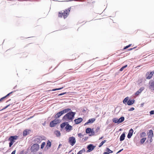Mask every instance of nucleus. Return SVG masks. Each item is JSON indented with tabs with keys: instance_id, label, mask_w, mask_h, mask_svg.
<instances>
[{
	"instance_id": "45",
	"label": "nucleus",
	"mask_w": 154,
	"mask_h": 154,
	"mask_svg": "<svg viewBox=\"0 0 154 154\" xmlns=\"http://www.w3.org/2000/svg\"><path fill=\"white\" fill-rule=\"evenodd\" d=\"M103 154H109L108 152H104L103 153Z\"/></svg>"
},
{
	"instance_id": "16",
	"label": "nucleus",
	"mask_w": 154,
	"mask_h": 154,
	"mask_svg": "<svg viewBox=\"0 0 154 154\" xmlns=\"http://www.w3.org/2000/svg\"><path fill=\"white\" fill-rule=\"evenodd\" d=\"M149 87L150 89H153L154 88V81H151L150 82Z\"/></svg>"
},
{
	"instance_id": "49",
	"label": "nucleus",
	"mask_w": 154,
	"mask_h": 154,
	"mask_svg": "<svg viewBox=\"0 0 154 154\" xmlns=\"http://www.w3.org/2000/svg\"><path fill=\"white\" fill-rule=\"evenodd\" d=\"M58 135H60V133L59 132L58 133Z\"/></svg>"
},
{
	"instance_id": "39",
	"label": "nucleus",
	"mask_w": 154,
	"mask_h": 154,
	"mask_svg": "<svg viewBox=\"0 0 154 154\" xmlns=\"http://www.w3.org/2000/svg\"><path fill=\"white\" fill-rule=\"evenodd\" d=\"M136 47H134V48H131L130 49H128V50L129 51H131V50H132L133 49H134L135 48H136Z\"/></svg>"
},
{
	"instance_id": "33",
	"label": "nucleus",
	"mask_w": 154,
	"mask_h": 154,
	"mask_svg": "<svg viewBox=\"0 0 154 154\" xmlns=\"http://www.w3.org/2000/svg\"><path fill=\"white\" fill-rule=\"evenodd\" d=\"M10 104H9L7 106H6L5 107L2 109L0 110V111H1L2 110H3L7 108L10 106Z\"/></svg>"
},
{
	"instance_id": "20",
	"label": "nucleus",
	"mask_w": 154,
	"mask_h": 154,
	"mask_svg": "<svg viewBox=\"0 0 154 154\" xmlns=\"http://www.w3.org/2000/svg\"><path fill=\"white\" fill-rule=\"evenodd\" d=\"M91 131V129L90 128H87L86 130V132L87 134H89Z\"/></svg>"
},
{
	"instance_id": "47",
	"label": "nucleus",
	"mask_w": 154,
	"mask_h": 154,
	"mask_svg": "<svg viewBox=\"0 0 154 154\" xmlns=\"http://www.w3.org/2000/svg\"><path fill=\"white\" fill-rule=\"evenodd\" d=\"M122 135H125V133H123Z\"/></svg>"
},
{
	"instance_id": "4",
	"label": "nucleus",
	"mask_w": 154,
	"mask_h": 154,
	"mask_svg": "<svg viewBox=\"0 0 154 154\" xmlns=\"http://www.w3.org/2000/svg\"><path fill=\"white\" fill-rule=\"evenodd\" d=\"M17 136L16 135L14 136H11L9 139V140L10 142L9 143V146L11 147L15 142V140L17 139Z\"/></svg>"
},
{
	"instance_id": "3",
	"label": "nucleus",
	"mask_w": 154,
	"mask_h": 154,
	"mask_svg": "<svg viewBox=\"0 0 154 154\" xmlns=\"http://www.w3.org/2000/svg\"><path fill=\"white\" fill-rule=\"evenodd\" d=\"M71 110L70 109H65L63 110L58 112L55 116V118H58L64 113H67Z\"/></svg>"
},
{
	"instance_id": "25",
	"label": "nucleus",
	"mask_w": 154,
	"mask_h": 154,
	"mask_svg": "<svg viewBox=\"0 0 154 154\" xmlns=\"http://www.w3.org/2000/svg\"><path fill=\"white\" fill-rule=\"evenodd\" d=\"M133 132V130L132 129H131L129 131L128 135H132Z\"/></svg>"
},
{
	"instance_id": "35",
	"label": "nucleus",
	"mask_w": 154,
	"mask_h": 154,
	"mask_svg": "<svg viewBox=\"0 0 154 154\" xmlns=\"http://www.w3.org/2000/svg\"><path fill=\"white\" fill-rule=\"evenodd\" d=\"M149 135H153V133L152 130H151L149 131Z\"/></svg>"
},
{
	"instance_id": "1",
	"label": "nucleus",
	"mask_w": 154,
	"mask_h": 154,
	"mask_svg": "<svg viewBox=\"0 0 154 154\" xmlns=\"http://www.w3.org/2000/svg\"><path fill=\"white\" fill-rule=\"evenodd\" d=\"M76 9V7L75 6H72L69 8L68 9L63 10L59 12L58 13V16L59 17H63L64 19L66 18L69 14V12L74 11Z\"/></svg>"
},
{
	"instance_id": "10",
	"label": "nucleus",
	"mask_w": 154,
	"mask_h": 154,
	"mask_svg": "<svg viewBox=\"0 0 154 154\" xmlns=\"http://www.w3.org/2000/svg\"><path fill=\"white\" fill-rule=\"evenodd\" d=\"M32 131L30 129H26L23 132V135H28L31 133Z\"/></svg>"
},
{
	"instance_id": "34",
	"label": "nucleus",
	"mask_w": 154,
	"mask_h": 154,
	"mask_svg": "<svg viewBox=\"0 0 154 154\" xmlns=\"http://www.w3.org/2000/svg\"><path fill=\"white\" fill-rule=\"evenodd\" d=\"M84 151L82 150H81L79 151L77 154H82V153L83 152H84Z\"/></svg>"
},
{
	"instance_id": "46",
	"label": "nucleus",
	"mask_w": 154,
	"mask_h": 154,
	"mask_svg": "<svg viewBox=\"0 0 154 154\" xmlns=\"http://www.w3.org/2000/svg\"><path fill=\"white\" fill-rule=\"evenodd\" d=\"M128 45L129 47H131V44H129Z\"/></svg>"
},
{
	"instance_id": "50",
	"label": "nucleus",
	"mask_w": 154,
	"mask_h": 154,
	"mask_svg": "<svg viewBox=\"0 0 154 154\" xmlns=\"http://www.w3.org/2000/svg\"><path fill=\"white\" fill-rule=\"evenodd\" d=\"M78 135H81V133H79Z\"/></svg>"
},
{
	"instance_id": "21",
	"label": "nucleus",
	"mask_w": 154,
	"mask_h": 154,
	"mask_svg": "<svg viewBox=\"0 0 154 154\" xmlns=\"http://www.w3.org/2000/svg\"><path fill=\"white\" fill-rule=\"evenodd\" d=\"M112 121L114 122L119 124L118 119L116 118H113L112 119Z\"/></svg>"
},
{
	"instance_id": "12",
	"label": "nucleus",
	"mask_w": 154,
	"mask_h": 154,
	"mask_svg": "<svg viewBox=\"0 0 154 154\" xmlns=\"http://www.w3.org/2000/svg\"><path fill=\"white\" fill-rule=\"evenodd\" d=\"M95 120V119L94 118L91 119H89L88 122H86L85 124V125H88V123H92L94 122Z\"/></svg>"
},
{
	"instance_id": "38",
	"label": "nucleus",
	"mask_w": 154,
	"mask_h": 154,
	"mask_svg": "<svg viewBox=\"0 0 154 154\" xmlns=\"http://www.w3.org/2000/svg\"><path fill=\"white\" fill-rule=\"evenodd\" d=\"M150 113L151 115L154 114V110H152L150 112Z\"/></svg>"
},
{
	"instance_id": "15",
	"label": "nucleus",
	"mask_w": 154,
	"mask_h": 154,
	"mask_svg": "<svg viewBox=\"0 0 154 154\" xmlns=\"http://www.w3.org/2000/svg\"><path fill=\"white\" fill-rule=\"evenodd\" d=\"M154 73V72L153 71L150 72V74H149V73L148 72V76L146 77V78L147 79H151Z\"/></svg>"
},
{
	"instance_id": "53",
	"label": "nucleus",
	"mask_w": 154,
	"mask_h": 154,
	"mask_svg": "<svg viewBox=\"0 0 154 154\" xmlns=\"http://www.w3.org/2000/svg\"><path fill=\"white\" fill-rule=\"evenodd\" d=\"M147 74H146V76H147Z\"/></svg>"
},
{
	"instance_id": "51",
	"label": "nucleus",
	"mask_w": 154,
	"mask_h": 154,
	"mask_svg": "<svg viewBox=\"0 0 154 154\" xmlns=\"http://www.w3.org/2000/svg\"><path fill=\"white\" fill-rule=\"evenodd\" d=\"M87 140V139H86V138H85V139L84 140Z\"/></svg>"
},
{
	"instance_id": "29",
	"label": "nucleus",
	"mask_w": 154,
	"mask_h": 154,
	"mask_svg": "<svg viewBox=\"0 0 154 154\" xmlns=\"http://www.w3.org/2000/svg\"><path fill=\"white\" fill-rule=\"evenodd\" d=\"M106 151L108 152V153H112V151L110 150L109 148H107L106 149Z\"/></svg>"
},
{
	"instance_id": "42",
	"label": "nucleus",
	"mask_w": 154,
	"mask_h": 154,
	"mask_svg": "<svg viewBox=\"0 0 154 154\" xmlns=\"http://www.w3.org/2000/svg\"><path fill=\"white\" fill-rule=\"evenodd\" d=\"M66 93H61V94H60L59 95V96H61V95H63L64 94H65Z\"/></svg>"
},
{
	"instance_id": "13",
	"label": "nucleus",
	"mask_w": 154,
	"mask_h": 154,
	"mask_svg": "<svg viewBox=\"0 0 154 154\" xmlns=\"http://www.w3.org/2000/svg\"><path fill=\"white\" fill-rule=\"evenodd\" d=\"M144 89V88L143 87L140 88V89L135 93V95L137 96L139 95V94Z\"/></svg>"
},
{
	"instance_id": "17",
	"label": "nucleus",
	"mask_w": 154,
	"mask_h": 154,
	"mask_svg": "<svg viewBox=\"0 0 154 154\" xmlns=\"http://www.w3.org/2000/svg\"><path fill=\"white\" fill-rule=\"evenodd\" d=\"M134 102V100H129L127 102V104L128 105H131L133 104Z\"/></svg>"
},
{
	"instance_id": "26",
	"label": "nucleus",
	"mask_w": 154,
	"mask_h": 154,
	"mask_svg": "<svg viewBox=\"0 0 154 154\" xmlns=\"http://www.w3.org/2000/svg\"><path fill=\"white\" fill-rule=\"evenodd\" d=\"M127 66H128L127 65H126L123 66L121 68V69H119V70L120 71H122L125 68H126V67H127Z\"/></svg>"
},
{
	"instance_id": "7",
	"label": "nucleus",
	"mask_w": 154,
	"mask_h": 154,
	"mask_svg": "<svg viewBox=\"0 0 154 154\" xmlns=\"http://www.w3.org/2000/svg\"><path fill=\"white\" fill-rule=\"evenodd\" d=\"M68 142L72 146H73L76 142L75 138L73 137H69V139Z\"/></svg>"
},
{
	"instance_id": "19",
	"label": "nucleus",
	"mask_w": 154,
	"mask_h": 154,
	"mask_svg": "<svg viewBox=\"0 0 154 154\" xmlns=\"http://www.w3.org/2000/svg\"><path fill=\"white\" fill-rule=\"evenodd\" d=\"M68 123V122H64L62 124H61L60 125V127L62 128H64L66 125Z\"/></svg>"
},
{
	"instance_id": "27",
	"label": "nucleus",
	"mask_w": 154,
	"mask_h": 154,
	"mask_svg": "<svg viewBox=\"0 0 154 154\" xmlns=\"http://www.w3.org/2000/svg\"><path fill=\"white\" fill-rule=\"evenodd\" d=\"M106 140L103 141L100 143V145L99 146V147H100L103 144L106 142Z\"/></svg>"
},
{
	"instance_id": "24",
	"label": "nucleus",
	"mask_w": 154,
	"mask_h": 154,
	"mask_svg": "<svg viewBox=\"0 0 154 154\" xmlns=\"http://www.w3.org/2000/svg\"><path fill=\"white\" fill-rule=\"evenodd\" d=\"M51 145V142L49 140H48L47 142V146H48V147H50Z\"/></svg>"
},
{
	"instance_id": "54",
	"label": "nucleus",
	"mask_w": 154,
	"mask_h": 154,
	"mask_svg": "<svg viewBox=\"0 0 154 154\" xmlns=\"http://www.w3.org/2000/svg\"><path fill=\"white\" fill-rule=\"evenodd\" d=\"M72 154H74V153H72Z\"/></svg>"
},
{
	"instance_id": "22",
	"label": "nucleus",
	"mask_w": 154,
	"mask_h": 154,
	"mask_svg": "<svg viewBox=\"0 0 154 154\" xmlns=\"http://www.w3.org/2000/svg\"><path fill=\"white\" fill-rule=\"evenodd\" d=\"M128 97H127L125 98V99L123 100V103H125L127 102L128 101Z\"/></svg>"
},
{
	"instance_id": "6",
	"label": "nucleus",
	"mask_w": 154,
	"mask_h": 154,
	"mask_svg": "<svg viewBox=\"0 0 154 154\" xmlns=\"http://www.w3.org/2000/svg\"><path fill=\"white\" fill-rule=\"evenodd\" d=\"M60 122V120L58 119H54L50 122V126L51 127H53L56 125L57 124H58Z\"/></svg>"
},
{
	"instance_id": "8",
	"label": "nucleus",
	"mask_w": 154,
	"mask_h": 154,
	"mask_svg": "<svg viewBox=\"0 0 154 154\" xmlns=\"http://www.w3.org/2000/svg\"><path fill=\"white\" fill-rule=\"evenodd\" d=\"M95 146H93L92 144H90L87 146V148L88 150H87V152H89L93 150L95 148Z\"/></svg>"
},
{
	"instance_id": "40",
	"label": "nucleus",
	"mask_w": 154,
	"mask_h": 154,
	"mask_svg": "<svg viewBox=\"0 0 154 154\" xmlns=\"http://www.w3.org/2000/svg\"><path fill=\"white\" fill-rule=\"evenodd\" d=\"M129 47L128 46V45H127L126 46H125V48H124V49H126L128 48Z\"/></svg>"
},
{
	"instance_id": "41",
	"label": "nucleus",
	"mask_w": 154,
	"mask_h": 154,
	"mask_svg": "<svg viewBox=\"0 0 154 154\" xmlns=\"http://www.w3.org/2000/svg\"><path fill=\"white\" fill-rule=\"evenodd\" d=\"M15 152H16V150H14V151H13L12 152L11 154H15Z\"/></svg>"
},
{
	"instance_id": "18",
	"label": "nucleus",
	"mask_w": 154,
	"mask_h": 154,
	"mask_svg": "<svg viewBox=\"0 0 154 154\" xmlns=\"http://www.w3.org/2000/svg\"><path fill=\"white\" fill-rule=\"evenodd\" d=\"M125 119L124 117L122 116L118 119L119 124L123 122Z\"/></svg>"
},
{
	"instance_id": "11",
	"label": "nucleus",
	"mask_w": 154,
	"mask_h": 154,
	"mask_svg": "<svg viewBox=\"0 0 154 154\" xmlns=\"http://www.w3.org/2000/svg\"><path fill=\"white\" fill-rule=\"evenodd\" d=\"M82 120L83 119L82 118H79L77 119H75L74 121L76 124H78L81 123Z\"/></svg>"
},
{
	"instance_id": "32",
	"label": "nucleus",
	"mask_w": 154,
	"mask_h": 154,
	"mask_svg": "<svg viewBox=\"0 0 154 154\" xmlns=\"http://www.w3.org/2000/svg\"><path fill=\"white\" fill-rule=\"evenodd\" d=\"M100 129V128L99 127H97L96 129L95 130V132L96 133L97 132L99 131Z\"/></svg>"
},
{
	"instance_id": "31",
	"label": "nucleus",
	"mask_w": 154,
	"mask_h": 154,
	"mask_svg": "<svg viewBox=\"0 0 154 154\" xmlns=\"http://www.w3.org/2000/svg\"><path fill=\"white\" fill-rule=\"evenodd\" d=\"M63 88V87H62V88H57L53 89L52 90V91H55L56 90H61V89H62Z\"/></svg>"
},
{
	"instance_id": "52",
	"label": "nucleus",
	"mask_w": 154,
	"mask_h": 154,
	"mask_svg": "<svg viewBox=\"0 0 154 154\" xmlns=\"http://www.w3.org/2000/svg\"><path fill=\"white\" fill-rule=\"evenodd\" d=\"M102 138H103V137H101V138H100V139H102Z\"/></svg>"
},
{
	"instance_id": "28",
	"label": "nucleus",
	"mask_w": 154,
	"mask_h": 154,
	"mask_svg": "<svg viewBox=\"0 0 154 154\" xmlns=\"http://www.w3.org/2000/svg\"><path fill=\"white\" fill-rule=\"evenodd\" d=\"M146 138H143L141 140L140 142L142 144L145 141Z\"/></svg>"
},
{
	"instance_id": "14",
	"label": "nucleus",
	"mask_w": 154,
	"mask_h": 154,
	"mask_svg": "<svg viewBox=\"0 0 154 154\" xmlns=\"http://www.w3.org/2000/svg\"><path fill=\"white\" fill-rule=\"evenodd\" d=\"M14 91H12L10 93L6 95L5 96V97H2L0 99V101L2 102L8 96H9L13 92H14Z\"/></svg>"
},
{
	"instance_id": "44",
	"label": "nucleus",
	"mask_w": 154,
	"mask_h": 154,
	"mask_svg": "<svg viewBox=\"0 0 154 154\" xmlns=\"http://www.w3.org/2000/svg\"><path fill=\"white\" fill-rule=\"evenodd\" d=\"M123 150V149H122L121 150H120L117 153L120 152L121 151H122Z\"/></svg>"
},
{
	"instance_id": "36",
	"label": "nucleus",
	"mask_w": 154,
	"mask_h": 154,
	"mask_svg": "<svg viewBox=\"0 0 154 154\" xmlns=\"http://www.w3.org/2000/svg\"><path fill=\"white\" fill-rule=\"evenodd\" d=\"M91 132L93 134H94L95 133H96L95 131L94 130V129H91Z\"/></svg>"
},
{
	"instance_id": "43",
	"label": "nucleus",
	"mask_w": 154,
	"mask_h": 154,
	"mask_svg": "<svg viewBox=\"0 0 154 154\" xmlns=\"http://www.w3.org/2000/svg\"><path fill=\"white\" fill-rule=\"evenodd\" d=\"M132 135H128V138H130L131 137V136H132Z\"/></svg>"
},
{
	"instance_id": "48",
	"label": "nucleus",
	"mask_w": 154,
	"mask_h": 154,
	"mask_svg": "<svg viewBox=\"0 0 154 154\" xmlns=\"http://www.w3.org/2000/svg\"><path fill=\"white\" fill-rule=\"evenodd\" d=\"M61 146V144H60L59 146V147H58V148L60 147V146Z\"/></svg>"
},
{
	"instance_id": "2",
	"label": "nucleus",
	"mask_w": 154,
	"mask_h": 154,
	"mask_svg": "<svg viewBox=\"0 0 154 154\" xmlns=\"http://www.w3.org/2000/svg\"><path fill=\"white\" fill-rule=\"evenodd\" d=\"M75 114V112H69L64 116L62 120L63 121H66L69 122L72 121L73 119L74 116Z\"/></svg>"
},
{
	"instance_id": "37",
	"label": "nucleus",
	"mask_w": 154,
	"mask_h": 154,
	"mask_svg": "<svg viewBox=\"0 0 154 154\" xmlns=\"http://www.w3.org/2000/svg\"><path fill=\"white\" fill-rule=\"evenodd\" d=\"M134 107H131L128 109L129 111H132L134 110Z\"/></svg>"
},
{
	"instance_id": "23",
	"label": "nucleus",
	"mask_w": 154,
	"mask_h": 154,
	"mask_svg": "<svg viewBox=\"0 0 154 154\" xmlns=\"http://www.w3.org/2000/svg\"><path fill=\"white\" fill-rule=\"evenodd\" d=\"M125 136V135H121L120 138V141H123L124 140Z\"/></svg>"
},
{
	"instance_id": "30",
	"label": "nucleus",
	"mask_w": 154,
	"mask_h": 154,
	"mask_svg": "<svg viewBox=\"0 0 154 154\" xmlns=\"http://www.w3.org/2000/svg\"><path fill=\"white\" fill-rule=\"evenodd\" d=\"M45 145V142H43L41 145V148L42 149H43Z\"/></svg>"
},
{
	"instance_id": "9",
	"label": "nucleus",
	"mask_w": 154,
	"mask_h": 154,
	"mask_svg": "<svg viewBox=\"0 0 154 154\" xmlns=\"http://www.w3.org/2000/svg\"><path fill=\"white\" fill-rule=\"evenodd\" d=\"M65 128L66 131L68 132H69L72 129V127L67 123L66 126Z\"/></svg>"
},
{
	"instance_id": "5",
	"label": "nucleus",
	"mask_w": 154,
	"mask_h": 154,
	"mask_svg": "<svg viewBox=\"0 0 154 154\" xmlns=\"http://www.w3.org/2000/svg\"><path fill=\"white\" fill-rule=\"evenodd\" d=\"M39 149V146L38 144L36 143L32 146L31 148L32 152H35L37 151Z\"/></svg>"
}]
</instances>
